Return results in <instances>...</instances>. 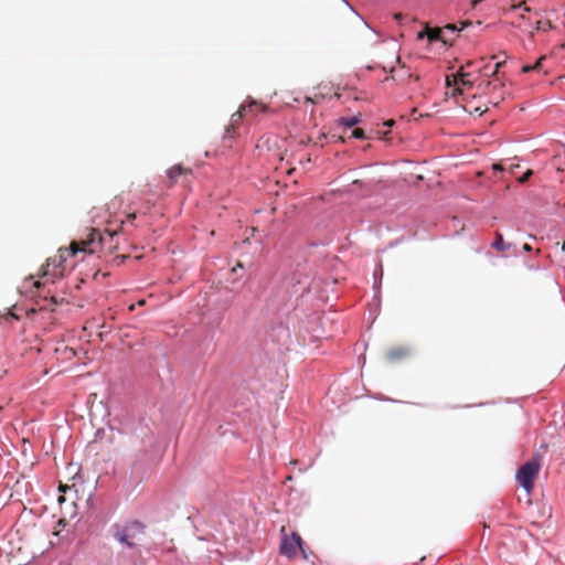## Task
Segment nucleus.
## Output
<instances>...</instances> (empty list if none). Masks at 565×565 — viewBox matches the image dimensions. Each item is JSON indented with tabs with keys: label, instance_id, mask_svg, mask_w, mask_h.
Wrapping results in <instances>:
<instances>
[{
	"label": "nucleus",
	"instance_id": "obj_1",
	"mask_svg": "<svg viewBox=\"0 0 565 565\" xmlns=\"http://www.w3.org/2000/svg\"><path fill=\"white\" fill-rule=\"evenodd\" d=\"M102 243L103 238L99 231L92 228L87 238L82 239L81 242H73L68 248H60L57 256L46 260L42 273L43 281H34V287L40 289L41 286L45 285L47 281L54 282L55 278L62 275L60 267L66 260L67 256H76L78 253L94 254L97 248L102 246Z\"/></svg>",
	"mask_w": 565,
	"mask_h": 565
},
{
	"label": "nucleus",
	"instance_id": "obj_2",
	"mask_svg": "<svg viewBox=\"0 0 565 565\" xmlns=\"http://www.w3.org/2000/svg\"><path fill=\"white\" fill-rule=\"evenodd\" d=\"M146 524L139 520H127L124 523H114L110 527L113 537L129 550H135L138 540L146 533Z\"/></svg>",
	"mask_w": 565,
	"mask_h": 565
},
{
	"label": "nucleus",
	"instance_id": "obj_3",
	"mask_svg": "<svg viewBox=\"0 0 565 565\" xmlns=\"http://www.w3.org/2000/svg\"><path fill=\"white\" fill-rule=\"evenodd\" d=\"M153 460L147 450H140L135 455L130 467V482L140 484L149 478Z\"/></svg>",
	"mask_w": 565,
	"mask_h": 565
},
{
	"label": "nucleus",
	"instance_id": "obj_4",
	"mask_svg": "<svg viewBox=\"0 0 565 565\" xmlns=\"http://www.w3.org/2000/svg\"><path fill=\"white\" fill-rule=\"evenodd\" d=\"M540 460L541 457L536 454L516 471V480L519 484L527 492L533 488L534 479L540 471Z\"/></svg>",
	"mask_w": 565,
	"mask_h": 565
},
{
	"label": "nucleus",
	"instance_id": "obj_5",
	"mask_svg": "<svg viewBox=\"0 0 565 565\" xmlns=\"http://www.w3.org/2000/svg\"><path fill=\"white\" fill-rule=\"evenodd\" d=\"M302 550V539L297 533H291L290 537L284 535L281 539V543L279 546V552L281 555L292 558L297 555V550Z\"/></svg>",
	"mask_w": 565,
	"mask_h": 565
},
{
	"label": "nucleus",
	"instance_id": "obj_6",
	"mask_svg": "<svg viewBox=\"0 0 565 565\" xmlns=\"http://www.w3.org/2000/svg\"><path fill=\"white\" fill-rule=\"evenodd\" d=\"M447 86L450 87L452 84L455 86L454 94L456 96L465 95L466 89H470L473 86V81L470 79V74L465 73L463 71H459L455 76L452 82L447 77L446 79Z\"/></svg>",
	"mask_w": 565,
	"mask_h": 565
},
{
	"label": "nucleus",
	"instance_id": "obj_7",
	"mask_svg": "<svg viewBox=\"0 0 565 565\" xmlns=\"http://www.w3.org/2000/svg\"><path fill=\"white\" fill-rule=\"evenodd\" d=\"M417 39H426L428 44L440 43L441 47H446L448 45V40L444 38V30L438 28L418 32Z\"/></svg>",
	"mask_w": 565,
	"mask_h": 565
},
{
	"label": "nucleus",
	"instance_id": "obj_8",
	"mask_svg": "<svg viewBox=\"0 0 565 565\" xmlns=\"http://www.w3.org/2000/svg\"><path fill=\"white\" fill-rule=\"evenodd\" d=\"M256 105L257 104L254 100H252L248 105H242L239 109L232 115L231 124L226 127V134H230L232 130H234L235 126L241 121L245 111L252 110Z\"/></svg>",
	"mask_w": 565,
	"mask_h": 565
},
{
	"label": "nucleus",
	"instance_id": "obj_9",
	"mask_svg": "<svg viewBox=\"0 0 565 565\" xmlns=\"http://www.w3.org/2000/svg\"><path fill=\"white\" fill-rule=\"evenodd\" d=\"M411 354V349L407 347H398L391 349L386 352V359L390 362H396L402 360Z\"/></svg>",
	"mask_w": 565,
	"mask_h": 565
},
{
	"label": "nucleus",
	"instance_id": "obj_10",
	"mask_svg": "<svg viewBox=\"0 0 565 565\" xmlns=\"http://www.w3.org/2000/svg\"><path fill=\"white\" fill-rule=\"evenodd\" d=\"M491 246L499 252H505L509 250L513 245L511 243H505L502 234L497 233L495 239L491 243Z\"/></svg>",
	"mask_w": 565,
	"mask_h": 565
},
{
	"label": "nucleus",
	"instance_id": "obj_11",
	"mask_svg": "<svg viewBox=\"0 0 565 565\" xmlns=\"http://www.w3.org/2000/svg\"><path fill=\"white\" fill-rule=\"evenodd\" d=\"M183 172V169L180 164H175L167 170V175L169 180L174 183L178 177H180Z\"/></svg>",
	"mask_w": 565,
	"mask_h": 565
},
{
	"label": "nucleus",
	"instance_id": "obj_12",
	"mask_svg": "<svg viewBox=\"0 0 565 565\" xmlns=\"http://www.w3.org/2000/svg\"><path fill=\"white\" fill-rule=\"evenodd\" d=\"M361 121L359 116L341 117L340 124L345 128H352Z\"/></svg>",
	"mask_w": 565,
	"mask_h": 565
},
{
	"label": "nucleus",
	"instance_id": "obj_13",
	"mask_svg": "<svg viewBox=\"0 0 565 565\" xmlns=\"http://www.w3.org/2000/svg\"><path fill=\"white\" fill-rule=\"evenodd\" d=\"M382 269L380 270V273L377 271H374V290H375V294H374V299L376 300H380V289H381V282H382Z\"/></svg>",
	"mask_w": 565,
	"mask_h": 565
},
{
	"label": "nucleus",
	"instance_id": "obj_14",
	"mask_svg": "<svg viewBox=\"0 0 565 565\" xmlns=\"http://www.w3.org/2000/svg\"><path fill=\"white\" fill-rule=\"evenodd\" d=\"M505 163H507L505 171H508L511 174H514L520 167L519 164L512 163V162H505Z\"/></svg>",
	"mask_w": 565,
	"mask_h": 565
},
{
	"label": "nucleus",
	"instance_id": "obj_15",
	"mask_svg": "<svg viewBox=\"0 0 565 565\" xmlns=\"http://www.w3.org/2000/svg\"><path fill=\"white\" fill-rule=\"evenodd\" d=\"M492 169H493L494 171L503 172V171H505V169H507V163H505V162H497V163H493V164H492Z\"/></svg>",
	"mask_w": 565,
	"mask_h": 565
},
{
	"label": "nucleus",
	"instance_id": "obj_16",
	"mask_svg": "<svg viewBox=\"0 0 565 565\" xmlns=\"http://www.w3.org/2000/svg\"><path fill=\"white\" fill-rule=\"evenodd\" d=\"M352 136H353L354 138H356V139H364V138H365V134H364V131H363V130H361V129H355V130H353Z\"/></svg>",
	"mask_w": 565,
	"mask_h": 565
},
{
	"label": "nucleus",
	"instance_id": "obj_17",
	"mask_svg": "<svg viewBox=\"0 0 565 565\" xmlns=\"http://www.w3.org/2000/svg\"><path fill=\"white\" fill-rule=\"evenodd\" d=\"M532 173H533V172H532V170H527V171H526V172H525V173L520 178V182H521V183L526 182V181L531 178Z\"/></svg>",
	"mask_w": 565,
	"mask_h": 565
},
{
	"label": "nucleus",
	"instance_id": "obj_18",
	"mask_svg": "<svg viewBox=\"0 0 565 565\" xmlns=\"http://www.w3.org/2000/svg\"><path fill=\"white\" fill-rule=\"evenodd\" d=\"M443 30H449L450 32L455 33L458 31V28L456 24H447Z\"/></svg>",
	"mask_w": 565,
	"mask_h": 565
},
{
	"label": "nucleus",
	"instance_id": "obj_19",
	"mask_svg": "<svg viewBox=\"0 0 565 565\" xmlns=\"http://www.w3.org/2000/svg\"><path fill=\"white\" fill-rule=\"evenodd\" d=\"M499 67H500V63H495L491 71V74L494 75L498 72Z\"/></svg>",
	"mask_w": 565,
	"mask_h": 565
},
{
	"label": "nucleus",
	"instance_id": "obj_20",
	"mask_svg": "<svg viewBox=\"0 0 565 565\" xmlns=\"http://www.w3.org/2000/svg\"><path fill=\"white\" fill-rule=\"evenodd\" d=\"M523 250L529 253V252H531V250H532V246H531L530 244L525 243V244L523 245Z\"/></svg>",
	"mask_w": 565,
	"mask_h": 565
},
{
	"label": "nucleus",
	"instance_id": "obj_21",
	"mask_svg": "<svg viewBox=\"0 0 565 565\" xmlns=\"http://www.w3.org/2000/svg\"><path fill=\"white\" fill-rule=\"evenodd\" d=\"M300 552L302 553L303 558L308 559V554H307L306 548H305L303 545H302V550H300Z\"/></svg>",
	"mask_w": 565,
	"mask_h": 565
},
{
	"label": "nucleus",
	"instance_id": "obj_22",
	"mask_svg": "<svg viewBox=\"0 0 565 565\" xmlns=\"http://www.w3.org/2000/svg\"><path fill=\"white\" fill-rule=\"evenodd\" d=\"M487 84H488V85H492V84H493V85H494V88L497 87V84H495L494 82H490V81H488V82H487Z\"/></svg>",
	"mask_w": 565,
	"mask_h": 565
},
{
	"label": "nucleus",
	"instance_id": "obj_23",
	"mask_svg": "<svg viewBox=\"0 0 565 565\" xmlns=\"http://www.w3.org/2000/svg\"><path fill=\"white\" fill-rule=\"evenodd\" d=\"M97 436H102V430H99V429H98V430L96 431V437H97Z\"/></svg>",
	"mask_w": 565,
	"mask_h": 565
},
{
	"label": "nucleus",
	"instance_id": "obj_24",
	"mask_svg": "<svg viewBox=\"0 0 565 565\" xmlns=\"http://www.w3.org/2000/svg\"><path fill=\"white\" fill-rule=\"evenodd\" d=\"M97 436H102V430H99V429H98V430L96 431V437H97Z\"/></svg>",
	"mask_w": 565,
	"mask_h": 565
},
{
	"label": "nucleus",
	"instance_id": "obj_25",
	"mask_svg": "<svg viewBox=\"0 0 565 565\" xmlns=\"http://www.w3.org/2000/svg\"><path fill=\"white\" fill-rule=\"evenodd\" d=\"M489 66H486V74L488 75Z\"/></svg>",
	"mask_w": 565,
	"mask_h": 565
},
{
	"label": "nucleus",
	"instance_id": "obj_26",
	"mask_svg": "<svg viewBox=\"0 0 565 565\" xmlns=\"http://www.w3.org/2000/svg\"><path fill=\"white\" fill-rule=\"evenodd\" d=\"M237 267L243 268V265L241 263H237Z\"/></svg>",
	"mask_w": 565,
	"mask_h": 565
}]
</instances>
